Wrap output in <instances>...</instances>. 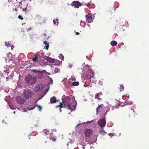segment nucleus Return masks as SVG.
<instances>
[{"instance_id":"f257e3e1","label":"nucleus","mask_w":149,"mask_h":149,"mask_svg":"<svg viewBox=\"0 0 149 149\" xmlns=\"http://www.w3.org/2000/svg\"><path fill=\"white\" fill-rule=\"evenodd\" d=\"M62 101L64 104H66V105L68 106V109H72L73 105L71 102V99L69 96H67L65 97V99H62Z\"/></svg>"},{"instance_id":"f03ea898","label":"nucleus","mask_w":149,"mask_h":149,"mask_svg":"<svg viewBox=\"0 0 149 149\" xmlns=\"http://www.w3.org/2000/svg\"><path fill=\"white\" fill-rule=\"evenodd\" d=\"M34 94V93L29 89L25 90L23 92L24 97L26 99L29 98Z\"/></svg>"},{"instance_id":"7ed1b4c3","label":"nucleus","mask_w":149,"mask_h":149,"mask_svg":"<svg viewBox=\"0 0 149 149\" xmlns=\"http://www.w3.org/2000/svg\"><path fill=\"white\" fill-rule=\"evenodd\" d=\"M86 4H82L80 2H79L77 1H73L72 3L71 4L72 6H73L75 8H78L79 6H81L82 5H86Z\"/></svg>"},{"instance_id":"20e7f679","label":"nucleus","mask_w":149,"mask_h":149,"mask_svg":"<svg viewBox=\"0 0 149 149\" xmlns=\"http://www.w3.org/2000/svg\"><path fill=\"white\" fill-rule=\"evenodd\" d=\"M92 130L91 129H86L85 130L84 135L86 136L89 137L92 134Z\"/></svg>"},{"instance_id":"39448f33","label":"nucleus","mask_w":149,"mask_h":149,"mask_svg":"<svg viewBox=\"0 0 149 149\" xmlns=\"http://www.w3.org/2000/svg\"><path fill=\"white\" fill-rule=\"evenodd\" d=\"M17 101L18 103L22 104L25 102L26 100L22 97L18 96L17 98Z\"/></svg>"},{"instance_id":"423d86ee","label":"nucleus","mask_w":149,"mask_h":149,"mask_svg":"<svg viewBox=\"0 0 149 149\" xmlns=\"http://www.w3.org/2000/svg\"><path fill=\"white\" fill-rule=\"evenodd\" d=\"M97 124L101 127H104L106 125V121L105 119H101L97 122Z\"/></svg>"},{"instance_id":"0eeeda50","label":"nucleus","mask_w":149,"mask_h":149,"mask_svg":"<svg viewBox=\"0 0 149 149\" xmlns=\"http://www.w3.org/2000/svg\"><path fill=\"white\" fill-rule=\"evenodd\" d=\"M94 76V73L92 72V71L89 70L87 73L86 78L88 79H90L91 78L93 77Z\"/></svg>"},{"instance_id":"6e6552de","label":"nucleus","mask_w":149,"mask_h":149,"mask_svg":"<svg viewBox=\"0 0 149 149\" xmlns=\"http://www.w3.org/2000/svg\"><path fill=\"white\" fill-rule=\"evenodd\" d=\"M86 22L88 23H91L93 22V19L91 15H86Z\"/></svg>"},{"instance_id":"1a4fd4ad","label":"nucleus","mask_w":149,"mask_h":149,"mask_svg":"<svg viewBox=\"0 0 149 149\" xmlns=\"http://www.w3.org/2000/svg\"><path fill=\"white\" fill-rule=\"evenodd\" d=\"M58 100H57L56 97H52L50 99V103H54L56 102H58Z\"/></svg>"},{"instance_id":"9d476101","label":"nucleus","mask_w":149,"mask_h":149,"mask_svg":"<svg viewBox=\"0 0 149 149\" xmlns=\"http://www.w3.org/2000/svg\"><path fill=\"white\" fill-rule=\"evenodd\" d=\"M32 76L30 75H28L25 78V81L27 82H29V83H31V80Z\"/></svg>"},{"instance_id":"9b49d317","label":"nucleus","mask_w":149,"mask_h":149,"mask_svg":"<svg viewBox=\"0 0 149 149\" xmlns=\"http://www.w3.org/2000/svg\"><path fill=\"white\" fill-rule=\"evenodd\" d=\"M45 59L49 62L53 63L54 62V59L51 57H47L45 58Z\"/></svg>"},{"instance_id":"f8f14e48","label":"nucleus","mask_w":149,"mask_h":149,"mask_svg":"<svg viewBox=\"0 0 149 149\" xmlns=\"http://www.w3.org/2000/svg\"><path fill=\"white\" fill-rule=\"evenodd\" d=\"M44 43L46 45L45 48L47 50H48L49 46V43L47 42V41H45Z\"/></svg>"},{"instance_id":"ddd939ff","label":"nucleus","mask_w":149,"mask_h":149,"mask_svg":"<svg viewBox=\"0 0 149 149\" xmlns=\"http://www.w3.org/2000/svg\"><path fill=\"white\" fill-rule=\"evenodd\" d=\"M36 79L34 77H32L31 80V83L32 85L34 84L36 81Z\"/></svg>"},{"instance_id":"4468645a","label":"nucleus","mask_w":149,"mask_h":149,"mask_svg":"<svg viewBox=\"0 0 149 149\" xmlns=\"http://www.w3.org/2000/svg\"><path fill=\"white\" fill-rule=\"evenodd\" d=\"M117 42L115 40L112 41L111 42V45L113 46H116L117 45Z\"/></svg>"},{"instance_id":"2eb2a0df","label":"nucleus","mask_w":149,"mask_h":149,"mask_svg":"<svg viewBox=\"0 0 149 149\" xmlns=\"http://www.w3.org/2000/svg\"><path fill=\"white\" fill-rule=\"evenodd\" d=\"M40 90V87L39 86L38 84L36 86H35V91L36 92H37L39 91Z\"/></svg>"},{"instance_id":"dca6fc26","label":"nucleus","mask_w":149,"mask_h":149,"mask_svg":"<svg viewBox=\"0 0 149 149\" xmlns=\"http://www.w3.org/2000/svg\"><path fill=\"white\" fill-rule=\"evenodd\" d=\"M38 54L36 53L35 55V57L32 58V60L34 62H36L37 59L38 58L37 57Z\"/></svg>"},{"instance_id":"f3484780","label":"nucleus","mask_w":149,"mask_h":149,"mask_svg":"<svg viewBox=\"0 0 149 149\" xmlns=\"http://www.w3.org/2000/svg\"><path fill=\"white\" fill-rule=\"evenodd\" d=\"M99 94H100V95H102V93H97L96 94H95V99H97L98 100H100V98H99L98 97L99 96Z\"/></svg>"},{"instance_id":"a211bd4d","label":"nucleus","mask_w":149,"mask_h":149,"mask_svg":"<svg viewBox=\"0 0 149 149\" xmlns=\"http://www.w3.org/2000/svg\"><path fill=\"white\" fill-rule=\"evenodd\" d=\"M59 106L61 108L65 107H66V104H64L63 103L61 102L60 103Z\"/></svg>"},{"instance_id":"6ab92c4d","label":"nucleus","mask_w":149,"mask_h":149,"mask_svg":"<svg viewBox=\"0 0 149 149\" xmlns=\"http://www.w3.org/2000/svg\"><path fill=\"white\" fill-rule=\"evenodd\" d=\"M120 87L118 88L120 89V91H123L124 89V88L123 86V85H121L120 86Z\"/></svg>"},{"instance_id":"aec40b11","label":"nucleus","mask_w":149,"mask_h":149,"mask_svg":"<svg viewBox=\"0 0 149 149\" xmlns=\"http://www.w3.org/2000/svg\"><path fill=\"white\" fill-rule=\"evenodd\" d=\"M103 105V104H101L100 105H99L98 106V107L97 108V109H96V111H97V113H98V112L99 111V110H100V108Z\"/></svg>"},{"instance_id":"412c9836","label":"nucleus","mask_w":149,"mask_h":149,"mask_svg":"<svg viewBox=\"0 0 149 149\" xmlns=\"http://www.w3.org/2000/svg\"><path fill=\"white\" fill-rule=\"evenodd\" d=\"M79 84V83L78 81H74L72 83V85L73 86H77Z\"/></svg>"},{"instance_id":"4be33fe9","label":"nucleus","mask_w":149,"mask_h":149,"mask_svg":"<svg viewBox=\"0 0 149 149\" xmlns=\"http://www.w3.org/2000/svg\"><path fill=\"white\" fill-rule=\"evenodd\" d=\"M48 62L47 61H43L41 62V64L43 65V66H45V65H48Z\"/></svg>"},{"instance_id":"5701e85b","label":"nucleus","mask_w":149,"mask_h":149,"mask_svg":"<svg viewBox=\"0 0 149 149\" xmlns=\"http://www.w3.org/2000/svg\"><path fill=\"white\" fill-rule=\"evenodd\" d=\"M35 107H37L38 109H39V111H41V110H42V107H41V106L39 105H36L35 106ZM35 107V106L34 107H33L31 109H34Z\"/></svg>"},{"instance_id":"b1692460","label":"nucleus","mask_w":149,"mask_h":149,"mask_svg":"<svg viewBox=\"0 0 149 149\" xmlns=\"http://www.w3.org/2000/svg\"><path fill=\"white\" fill-rule=\"evenodd\" d=\"M99 132L101 134H106L107 133L104 130H101Z\"/></svg>"},{"instance_id":"393cba45","label":"nucleus","mask_w":149,"mask_h":149,"mask_svg":"<svg viewBox=\"0 0 149 149\" xmlns=\"http://www.w3.org/2000/svg\"><path fill=\"white\" fill-rule=\"evenodd\" d=\"M39 86L40 87V90H42L44 87V85L43 84H38Z\"/></svg>"},{"instance_id":"a878e982","label":"nucleus","mask_w":149,"mask_h":149,"mask_svg":"<svg viewBox=\"0 0 149 149\" xmlns=\"http://www.w3.org/2000/svg\"><path fill=\"white\" fill-rule=\"evenodd\" d=\"M39 86L40 87V90H42L44 87V85L43 84H38Z\"/></svg>"},{"instance_id":"bb28decb","label":"nucleus","mask_w":149,"mask_h":149,"mask_svg":"<svg viewBox=\"0 0 149 149\" xmlns=\"http://www.w3.org/2000/svg\"><path fill=\"white\" fill-rule=\"evenodd\" d=\"M59 71V69H58L57 68H55L54 70V72L55 73L58 72Z\"/></svg>"},{"instance_id":"cd10ccee","label":"nucleus","mask_w":149,"mask_h":149,"mask_svg":"<svg viewBox=\"0 0 149 149\" xmlns=\"http://www.w3.org/2000/svg\"><path fill=\"white\" fill-rule=\"evenodd\" d=\"M55 1H53V0H49V3L50 4H53L54 3V2H55Z\"/></svg>"},{"instance_id":"c85d7f7f","label":"nucleus","mask_w":149,"mask_h":149,"mask_svg":"<svg viewBox=\"0 0 149 149\" xmlns=\"http://www.w3.org/2000/svg\"><path fill=\"white\" fill-rule=\"evenodd\" d=\"M125 103H126V104H132L131 101H127L125 102Z\"/></svg>"},{"instance_id":"c756f323","label":"nucleus","mask_w":149,"mask_h":149,"mask_svg":"<svg viewBox=\"0 0 149 149\" xmlns=\"http://www.w3.org/2000/svg\"><path fill=\"white\" fill-rule=\"evenodd\" d=\"M49 138L50 140H52L53 141H55L56 140V139L54 137H52L50 136L49 137Z\"/></svg>"},{"instance_id":"7c9ffc66","label":"nucleus","mask_w":149,"mask_h":149,"mask_svg":"<svg viewBox=\"0 0 149 149\" xmlns=\"http://www.w3.org/2000/svg\"><path fill=\"white\" fill-rule=\"evenodd\" d=\"M18 18L21 20H23V18L22 17V16L21 15H19L18 17Z\"/></svg>"},{"instance_id":"2f4dec72","label":"nucleus","mask_w":149,"mask_h":149,"mask_svg":"<svg viewBox=\"0 0 149 149\" xmlns=\"http://www.w3.org/2000/svg\"><path fill=\"white\" fill-rule=\"evenodd\" d=\"M32 71L33 72L38 73L39 72V71H38L37 70H32Z\"/></svg>"},{"instance_id":"473e14b6","label":"nucleus","mask_w":149,"mask_h":149,"mask_svg":"<svg viewBox=\"0 0 149 149\" xmlns=\"http://www.w3.org/2000/svg\"><path fill=\"white\" fill-rule=\"evenodd\" d=\"M59 56L60 58H61V57H62L61 59L63 60L64 56H63V55H62L61 54L60 55H59Z\"/></svg>"},{"instance_id":"72a5a7b5","label":"nucleus","mask_w":149,"mask_h":149,"mask_svg":"<svg viewBox=\"0 0 149 149\" xmlns=\"http://www.w3.org/2000/svg\"><path fill=\"white\" fill-rule=\"evenodd\" d=\"M129 97V95H123V97Z\"/></svg>"},{"instance_id":"f704fd0d","label":"nucleus","mask_w":149,"mask_h":149,"mask_svg":"<svg viewBox=\"0 0 149 149\" xmlns=\"http://www.w3.org/2000/svg\"><path fill=\"white\" fill-rule=\"evenodd\" d=\"M53 22L54 24L56 25V22L55 20H54L53 21Z\"/></svg>"},{"instance_id":"c9c22d12","label":"nucleus","mask_w":149,"mask_h":149,"mask_svg":"<svg viewBox=\"0 0 149 149\" xmlns=\"http://www.w3.org/2000/svg\"><path fill=\"white\" fill-rule=\"evenodd\" d=\"M91 4V2H89V3H88L87 4H86V6H89Z\"/></svg>"},{"instance_id":"e433bc0d","label":"nucleus","mask_w":149,"mask_h":149,"mask_svg":"<svg viewBox=\"0 0 149 149\" xmlns=\"http://www.w3.org/2000/svg\"><path fill=\"white\" fill-rule=\"evenodd\" d=\"M26 8H24V9H23V10L24 11H26Z\"/></svg>"},{"instance_id":"4c0bfd02","label":"nucleus","mask_w":149,"mask_h":149,"mask_svg":"<svg viewBox=\"0 0 149 149\" xmlns=\"http://www.w3.org/2000/svg\"><path fill=\"white\" fill-rule=\"evenodd\" d=\"M14 46H11V49H13V48Z\"/></svg>"},{"instance_id":"58836bf2","label":"nucleus","mask_w":149,"mask_h":149,"mask_svg":"<svg viewBox=\"0 0 149 149\" xmlns=\"http://www.w3.org/2000/svg\"><path fill=\"white\" fill-rule=\"evenodd\" d=\"M56 108H58V107H60V106H59V105H57V106H56Z\"/></svg>"},{"instance_id":"ea45409f","label":"nucleus","mask_w":149,"mask_h":149,"mask_svg":"<svg viewBox=\"0 0 149 149\" xmlns=\"http://www.w3.org/2000/svg\"><path fill=\"white\" fill-rule=\"evenodd\" d=\"M119 106V105H118V106H116V108H118V107Z\"/></svg>"},{"instance_id":"a19ab883","label":"nucleus","mask_w":149,"mask_h":149,"mask_svg":"<svg viewBox=\"0 0 149 149\" xmlns=\"http://www.w3.org/2000/svg\"><path fill=\"white\" fill-rule=\"evenodd\" d=\"M15 11H17V8H16L15 9Z\"/></svg>"},{"instance_id":"79ce46f5","label":"nucleus","mask_w":149,"mask_h":149,"mask_svg":"<svg viewBox=\"0 0 149 149\" xmlns=\"http://www.w3.org/2000/svg\"><path fill=\"white\" fill-rule=\"evenodd\" d=\"M79 33H78V32H77L76 33V35H79Z\"/></svg>"},{"instance_id":"37998d69","label":"nucleus","mask_w":149,"mask_h":149,"mask_svg":"<svg viewBox=\"0 0 149 149\" xmlns=\"http://www.w3.org/2000/svg\"><path fill=\"white\" fill-rule=\"evenodd\" d=\"M56 21H58V19H56ZM58 22H57V25H58Z\"/></svg>"},{"instance_id":"c03bdc74","label":"nucleus","mask_w":149,"mask_h":149,"mask_svg":"<svg viewBox=\"0 0 149 149\" xmlns=\"http://www.w3.org/2000/svg\"><path fill=\"white\" fill-rule=\"evenodd\" d=\"M60 111L61 112V111H62V110H61V108H60Z\"/></svg>"},{"instance_id":"a18cd8bd","label":"nucleus","mask_w":149,"mask_h":149,"mask_svg":"<svg viewBox=\"0 0 149 149\" xmlns=\"http://www.w3.org/2000/svg\"><path fill=\"white\" fill-rule=\"evenodd\" d=\"M87 123H91V122L90 121H88V122H87Z\"/></svg>"},{"instance_id":"49530a36","label":"nucleus","mask_w":149,"mask_h":149,"mask_svg":"<svg viewBox=\"0 0 149 149\" xmlns=\"http://www.w3.org/2000/svg\"><path fill=\"white\" fill-rule=\"evenodd\" d=\"M21 3H22V2H21H21L19 3H20V4H21Z\"/></svg>"},{"instance_id":"de8ad7c7","label":"nucleus","mask_w":149,"mask_h":149,"mask_svg":"<svg viewBox=\"0 0 149 149\" xmlns=\"http://www.w3.org/2000/svg\"><path fill=\"white\" fill-rule=\"evenodd\" d=\"M132 109L133 110V112H134V111L133 109Z\"/></svg>"},{"instance_id":"09e8293b","label":"nucleus","mask_w":149,"mask_h":149,"mask_svg":"<svg viewBox=\"0 0 149 149\" xmlns=\"http://www.w3.org/2000/svg\"><path fill=\"white\" fill-rule=\"evenodd\" d=\"M110 134H111V133H110Z\"/></svg>"},{"instance_id":"8fccbe9b","label":"nucleus","mask_w":149,"mask_h":149,"mask_svg":"<svg viewBox=\"0 0 149 149\" xmlns=\"http://www.w3.org/2000/svg\"><path fill=\"white\" fill-rule=\"evenodd\" d=\"M44 35H46L45 34H44Z\"/></svg>"},{"instance_id":"3c124183","label":"nucleus","mask_w":149,"mask_h":149,"mask_svg":"<svg viewBox=\"0 0 149 149\" xmlns=\"http://www.w3.org/2000/svg\"><path fill=\"white\" fill-rule=\"evenodd\" d=\"M76 107V106H74V107Z\"/></svg>"},{"instance_id":"603ef678","label":"nucleus","mask_w":149,"mask_h":149,"mask_svg":"<svg viewBox=\"0 0 149 149\" xmlns=\"http://www.w3.org/2000/svg\"><path fill=\"white\" fill-rule=\"evenodd\" d=\"M31 0H30V1H31Z\"/></svg>"}]
</instances>
